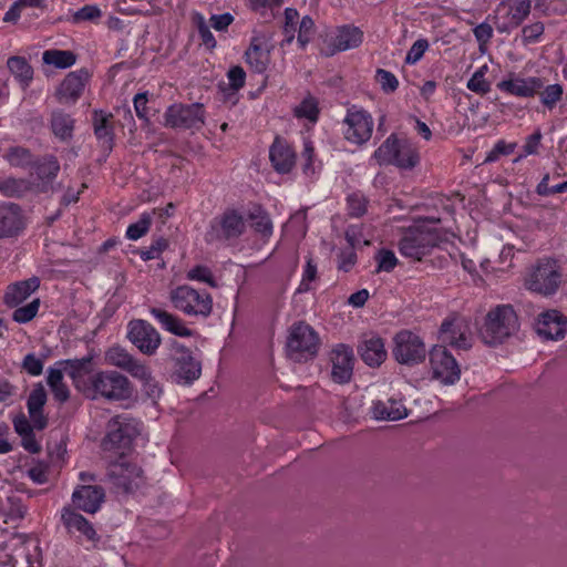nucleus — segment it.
I'll return each instance as SVG.
<instances>
[{
    "mask_svg": "<svg viewBox=\"0 0 567 567\" xmlns=\"http://www.w3.org/2000/svg\"><path fill=\"white\" fill-rule=\"evenodd\" d=\"M518 317L509 305H501L489 310L480 336L484 343L497 346L518 331Z\"/></svg>",
    "mask_w": 567,
    "mask_h": 567,
    "instance_id": "f257e3e1",
    "label": "nucleus"
},
{
    "mask_svg": "<svg viewBox=\"0 0 567 567\" xmlns=\"http://www.w3.org/2000/svg\"><path fill=\"white\" fill-rule=\"evenodd\" d=\"M373 158L379 165L413 169L420 163V153L415 144L393 133L374 151Z\"/></svg>",
    "mask_w": 567,
    "mask_h": 567,
    "instance_id": "f03ea898",
    "label": "nucleus"
},
{
    "mask_svg": "<svg viewBox=\"0 0 567 567\" xmlns=\"http://www.w3.org/2000/svg\"><path fill=\"white\" fill-rule=\"evenodd\" d=\"M563 274L553 259H540L527 271L524 280L526 289L544 297L553 296L560 287Z\"/></svg>",
    "mask_w": 567,
    "mask_h": 567,
    "instance_id": "7ed1b4c3",
    "label": "nucleus"
},
{
    "mask_svg": "<svg viewBox=\"0 0 567 567\" xmlns=\"http://www.w3.org/2000/svg\"><path fill=\"white\" fill-rule=\"evenodd\" d=\"M86 396H97L110 401H120L131 395L130 381L116 371H97L90 375V386Z\"/></svg>",
    "mask_w": 567,
    "mask_h": 567,
    "instance_id": "20e7f679",
    "label": "nucleus"
},
{
    "mask_svg": "<svg viewBox=\"0 0 567 567\" xmlns=\"http://www.w3.org/2000/svg\"><path fill=\"white\" fill-rule=\"evenodd\" d=\"M169 299L176 310L189 317L207 318L213 311L212 296L187 285L173 289Z\"/></svg>",
    "mask_w": 567,
    "mask_h": 567,
    "instance_id": "39448f33",
    "label": "nucleus"
},
{
    "mask_svg": "<svg viewBox=\"0 0 567 567\" xmlns=\"http://www.w3.org/2000/svg\"><path fill=\"white\" fill-rule=\"evenodd\" d=\"M441 237L436 230L425 226H416L405 231L399 244L400 252L414 260H421L437 244Z\"/></svg>",
    "mask_w": 567,
    "mask_h": 567,
    "instance_id": "423d86ee",
    "label": "nucleus"
},
{
    "mask_svg": "<svg viewBox=\"0 0 567 567\" xmlns=\"http://www.w3.org/2000/svg\"><path fill=\"white\" fill-rule=\"evenodd\" d=\"M246 229L244 216L235 209H226L215 217L205 234V240L209 244L225 241L240 237Z\"/></svg>",
    "mask_w": 567,
    "mask_h": 567,
    "instance_id": "0eeeda50",
    "label": "nucleus"
},
{
    "mask_svg": "<svg viewBox=\"0 0 567 567\" xmlns=\"http://www.w3.org/2000/svg\"><path fill=\"white\" fill-rule=\"evenodd\" d=\"M319 348V337L317 332L305 322L292 324L287 340V350L295 360L308 359L313 357Z\"/></svg>",
    "mask_w": 567,
    "mask_h": 567,
    "instance_id": "6e6552de",
    "label": "nucleus"
},
{
    "mask_svg": "<svg viewBox=\"0 0 567 567\" xmlns=\"http://www.w3.org/2000/svg\"><path fill=\"white\" fill-rule=\"evenodd\" d=\"M204 123L205 110L200 103H176L165 112V125L172 128L200 130Z\"/></svg>",
    "mask_w": 567,
    "mask_h": 567,
    "instance_id": "1a4fd4ad",
    "label": "nucleus"
},
{
    "mask_svg": "<svg viewBox=\"0 0 567 567\" xmlns=\"http://www.w3.org/2000/svg\"><path fill=\"white\" fill-rule=\"evenodd\" d=\"M393 341L394 348L392 353L399 363L414 365L424 361L426 347L417 334L402 330L395 334Z\"/></svg>",
    "mask_w": 567,
    "mask_h": 567,
    "instance_id": "9d476101",
    "label": "nucleus"
},
{
    "mask_svg": "<svg viewBox=\"0 0 567 567\" xmlns=\"http://www.w3.org/2000/svg\"><path fill=\"white\" fill-rule=\"evenodd\" d=\"M142 470L138 465V457L132 460L125 452H121L117 460L110 463L107 476L114 485L128 493L138 487V478Z\"/></svg>",
    "mask_w": 567,
    "mask_h": 567,
    "instance_id": "9b49d317",
    "label": "nucleus"
},
{
    "mask_svg": "<svg viewBox=\"0 0 567 567\" xmlns=\"http://www.w3.org/2000/svg\"><path fill=\"white\" fill-rule=\"evenodd\" d=\"M343 123L344 137L350 143L363 145L371 138L374 123L371 114L365 110L357 106L348 109Z\"/></svg>",
    "mask_w": 567,
    "mask_h": 567,
    "instance_id": "f8f14e48",
    "label": "nucleus"
},
{
    "mask_svg": "<svg viewBox=\"0 0 567 567\" xmlns=\"http://www.w3.org/2000/svg\"><path fill=\"white\" fill-rule=\"evenodd\" d=\"M440 339L455 349L468 350L472 347L468 320L456 313L447 317L441 324Z\"/></svg>",
    "mask_w": 567,
    "mask_h": 567,
    "instance_id": "ddd939ff",
    "label": "nucleus"
},
{
    "mask_svg": "<svg viewBox=\"0 0 567 567\" xmlns=\"http://www.w3.org/2000/svg\"><path fill=\"white\" fill-rule=\"evenodd\" d=\"M430 363L433 377L443 384L451 385L460 380V365L444 346H436L430 351Z\"/></svg>",
    "mask_w": 567,
    "mask_h": 567,
    "instance_id": "4468645a",
    "label": "nucleus"
},
{
    "mask_svg": "<svg viewBox=\"0 0 567 567\" xmlns=\"http://www.w3.org/2000/svg\"><path fill=\"white\" fill-rule=\"evenodd\" d=\"M174 349L177 354L174 371L177 383L185 385L193 383L202 374L200 361L194 358L188 348L178 342L174 343Z\"/></svg>",
    "mask_w": 567,
    "mask_h": 567,
    "instance_id": "2eb2a0df",
    "label": "nucleus"
},
{
    "mask_svg": "<svg viewBox=\"0 0 567 567\" xmlns=\"http://www.w3.org/2000/svg\"><path fill=\"white\" fill-rule=\"evenodd\" d=\"M331 378L336 383L344 384L353 374L354 355L350 347L340 343L330 352Z\"/></svg>",
    "mask_w": 567,
    "mask_h": 567,
    "instance_id": "dca6fc26",
    "label": "nucleus"
},
{
    "mask_svg": "<svg viewBox=\"0 0 567 567\" xmlns=\"http://www.w3.org/2000/svg\"><path fill=\"white\" fill-rule=\"evenodd\" d=\"M59 367H62L64 372L71 378L74 386L82 393H87L90 386V379L86 380L87 375H92L94 370L93 354H87L81 359H66L56 362Z\"/></svg>",
    "mask_w": 567,
    "mask_h": 567,
    "instance_id": "f3484780",
    "label": "nucleus"
},
{
    "mask_svg": "<svg viewBox=\"0 0 567 567\" xmlns=\"http://www.w3.org/2000/svg\"><path fill=\"white\" fill-rule=\"evenodd\" d=\"M536 331L545 339H563L567 333V317L556 309L544 311L537 318Z\"/></svg>",
    "mask_w": 567,
    "mask_h": 567,
    "instance_id": "a211bd4d",
    "label": "nucleus"
},
{
    "mask_svg": "<svg viewBox=\"0 0 567 567\" xmlns=\"http://www.w3.org/2000/svg\"><path fill=\"white\" fill-rule=\"evenodd\" d=\"M104 360L106 364L124 370L134 378H142V365L138 360L121 346L109 348L105 351Z\"/></svg>",
    "mask_w": 567,
    "mask_h": 567,
    "instance_id": "6ab92c4d",
    "label": "nucleus"
},
{
    "mask_svg": "<svg viewBox=\"0 0 567 567\" xmlns=\"http://www.w3.org/2000/svg\"><path fill=\"white\" fill-rule=\"evenodd\" d=\"M105 497L104 489L97 485H84L72 494V501L76 508L86 513H95Z\"/></svg>",
    "mask_w": 567,
    "mask_h": 567,
    "instance_id": "aec40b11",
    "label": "nucleus"
},
{
    "mask_svg": "<svg viewBox=\"0 0 567 567\" xmlns=\"http://www.w3.org/2000/svg\"><path fill=\"white\" fill-rule=\"evenodd\" d=\"M269 158L276 172L289 173L296 163V153L282 138L276 137L269 150Z\"/></svg>",
    "mask_w": 567,
    "mask_h": 567,
    "instance_id": "412c9836",
    "label": "nucleus"
},
{
    "mask_svg": "<svg viewBox=\"0 0 567 567\" xmlns=\"http://www.w3.org/2000/svg\"><path fill=\"white\" fill-rule=\"evenodd\" d=\"M246 63L256 73H264L270 62V50L264 37H254L245 52Z\"/></svg>",
    "mask_w": 567,
    "mask_h": 567,
    "instance_id": "4be33fe9",
    "label": "nucleus"
},
{
    "mask_svg": "<svg viewBox=\"0 0 567 567\" xmlns=\"http://www.w3.org/2000/svg\"><path fill=\"white\" fill-rule=\"evenodd\" d=\"M24 227L21 209L17 204H0V238L12 237Z\"/></svg>",
    "mask_w": 567,
    "mask_h": 567,
    "instance_id": "5701e85b",
    "label": "nucleus"
},
{
    "mask_svg": "<svg viewBox=\"0 0 567 567\" xmlns=\"http://www.w3.org/2000/svg\"><path fill=\"white\" fill-rule=\"evenodd\" d=\"M47 402V392L42 384H37L28 396L27 408L29 417L35 430L42 431L48 425V417L43 414Z\"/></svg>",
    "mask_w": 567,
    "mask_h": 567,
    "instance_id": "b1692460",
    "label": "nucleus"
},
{
    "mask_svg": "<svg viewBox=\"0 0 567 567\" xmlns=\"http://www.w3.org/2000/svg\"><path fill=\"white\" fill-rule=\"evenodd\" d=\"M498 87L512 95L519 97H532L544 87V82L540 78H516L507 81H502Z\"/></svg>",
    "mask_w": 567,
    "mask_h": 567,
    "instance_id": "393cba45",
    "label": "nucleus"
},
{
    "mask_svg": "<svg viewBox=\"0 0 567 567\" xmlns=\"http://www.w3.org/2000/svg\"><path fill=\"white\" fill-rule=\"evenodd\" d=\"M39 286L40 281L37 277L14 282L8 286L3 296V301L10 308L18 307L22 305L39 288Z\"/></svg>",
    "mask_w": 567,
    "mask_h": 567,
    "instance_id": "a878e982",
    "label": "nucleus"
},
{
    "mask_svg": "<svg viewBox=\"0 0 567 567\" xmlns=\"http://www.w3.org/2000/svg\"><path fill=\"white\" fill-rule=\"evenodd\" d=\"M94 134L102 147L111 151L113 147V115L102 110H95L93 113Z\"/></svg>",
    "mask_w": 567,
    "mask_h": 567,
    "instance_id": "bb28decb",
    "label": "nucleus"
},
{
    "mask_svg": "<svg viewBox=\"0 0 567 567\" xmlns=\"http://www.w3.org/2000/svg\"><path fill=\"white\" fill-rule=\"evenodd\" d=\"M163 390L158 382L144 372V416L151 420H157L159 415L158 400Z\"/></svg>",
    "mask_w": 567,
    "mask_h": 567,
    "instance_id": "cd10ccee",
    "label": "nucleus"
},
{
    "mask_svg": "<svg viewBox=\"0 0 567 567\" xmlns=\"http://www.w3.org/2000/svg\"><path fill=\"white\" fill-rule=\"evenodd\" d=\"M358 350L361 359L370 367H379L386 359L384 342L379 337L365 339Z\"/></svg>",
    "mask_w": 567,
    "mask_h": 567,
    "instance_id": "c85d7f7f",
    "label": "nucleus"
},
{
    "mask_svg": "<svg viewBox=\"0 0 567 567\" xmlns=\"http://www.w3.org/2000/svg\"><path fill=\"white\" fill-rule=\"evenodd\" d=\"M87 79L85 71L69 73L58 89V95L61 101H75L84 89V82Z\"/></svg>",
    "mask_w": 567,
    "mask_h": 567,
    "instance_id": "c756f323",
    "label": "nucleus"
},
{
    "mask_svg": "<svg viewBox=\"0 0 567 567\" xmlns=\"http://www.w3.org/2000/svg\"><path fill=\"white\" fill-rule=\"evenodd\" d=\"M133 437L130 433L128 425H118L109 431L103 439L102 446L104 451L125 452L130 449Z\"/></svg>",
    "mask_w": 567,
    "mask_h": 567,
    "instance_id": "7c9ffc66",
    "label": "nucleus"
},
{
    "mask_svg": "<svg viewBox=\"0 0 567 567\" xmlns=\"http://www.w3.org/2000/svg\"><path fill=\"white\" fill-rule=\"evenodd\" d=\"M151 313L155 317V319L162 324L164 329H166L167 331L175 336L192 337L194 334L193 330L187 328L181 318L169 313L166 310L152 308Z\"/></svg>",
    "mask_w": 567,
    "mask_h": 567,
    "instance_id": "2f4dec72",
    "label": "nucleus"
},
{
    "mask_svg": "<svg viewBox=\"0 0 567 567\" xmlns=\"http://www.w3.org/2000/svg\"><path fill=\"white\" fill-rule=\"evenodd\" d=\"M372 412L377 420L398 421L408 416L406 408L401 401L394 399L374 403Z\"/></svg>",
    "mask_w": 567,
    "mask_h": 567,
    "instance_id": "473e14b6",
    "label": "nucleus"
},
{
    "mask_svg": "<svg viewBox=\"0 0 567 567\" xmlns=\"http://www.w3.org/2000/svg\"><path fill=\"white\" fill-rule=\"evenodd\" d=\"M62 520L70 533H79L89 540L95 538V530L86 518L72 509H64Z\"/></svg>",
    "mask_w": 567,
    "mask_h": 567,
    "instance_id": "72a5a7b5",
    "label": "nucleus"
},
{
    "mask_svg": "<svg viewBox=\"0 0 567 567\" xmlns=\"http://www.w3.org/2000/svg\"><path fill=\"white\" fill-rule=\"evenodd\" d=\"M530 9V0H515L508 12V21L497 25V30L502 33H505L519 27L529 16Z\"/></svg>",
    "mask_w": 567,
    "mask_h": 567,
    "instance_id": "f704fd0d",
    "label": "nucleus"
},
{
    "mask_svg": "<svg viewBox=\"0 0 567 567\" xmlns=\"http://www.w3.org/2000/svg\"><path fill=\"white\" fill-rule=\"evenodd\" d=\"M27 508L18 495H9L4 499L0 498V514L4 517V523H16L22 519Z\"/></svg>",
    "mask_w": 567,
    "mask_h": 567,
    "instance_id": "c9c22d12",
    "label": "nucleus"
},
{
    "mask_svg": "<svg viewBox=\"0 0 567 567\" xmlns=\"http://www.w3.org/2000/svg\"><path fill=\"white\" fill-rule=\"evenodd\" d=\"M362 42V32L354 27H342L339 29L333 45L338 51H346L357 48Z\"/></svg>",
    "mask_w": 567,
    "mask_h": 567,
    "instance_id": "e433bc0d",
    "label": "nucleus"
},
{
    "mask_svg": "<svg viewBox=\"0 0 567 567\" xmlns=\"http://www.w3.org/2000/svg\"><path fill=\"white\" fill-rule=\"evenodd\" d=\"M7 65L23 89L29 86L33 79V69L24 58L11 56L8 59Z\"/></svg>",
    "mask_w": 567,
    "mask_h": 567,
    "instance_id": "4c0bfd02",
    "label": "nucleus"
},
{
    "mask_svg": "<svg viewBox=\"0 0 567 567\" xmlns=\"http://www.w3.org/2000/svg\"><path fill=\"white\" fill-rule=\"evenodd\" d=\"M51 127L55 136L66 140L72 136L74 121L69 114L56 111L52 113Z\"/></svg>",
    "mask_w": 567,
    "mask_h": 567,
    "instance_id": "58836bf2",
    "label": "nucleus"
},
{
    "mask_svg": "<svg viewBox=\"0 0 567 567\" xmlns=\"http://www.w3.org/2000/svg\"><path fill=\"white\" fill-rule=\"evenodd\" d=\"M248 218L251 221V228L260 234L264 238H268L272 234V223L269 215L261 209L256 207L249 212Z\"/></svg>",
    "mask_w": 567,
    "mask_h": 567,
    "instance_id": "ea45409f",
    "label": "nucleus"
},
{
    "mask_svg": "<svg viewBox=\"0 0 567 567\" xmlns=\"http://www.w3.org/2000/svg\"><path fill=\"white\" fill-rule=\"evenodd\" d=\"M42 60L45 64L65 69L75 63L76 56L72 51L47 50L43 52Z\"/></svg>",
    "mask_w": 567,
    "mask_h": 567,
    "instance_id": "a19ab883",
    "label": "nucleus"
},
{
    "mask_svg": "<svg viewBox=\"0 0 567 567\" xmlns=\"http://www.w3.org/2000/svg\"><path fill=\"white\" fill-rule=\"evenodd\" d=\"M35 174L39 179L47 184L55 178L60 171V164L53 156L43 157L34 166Z\"/></svg>",
    "mask_w": 567,
    "mask_h": 567,
    "instance_id": "79ce46f5",
    "label": "nucleus"
},
{
    "mask_svg": "<svg viewBox=\"0 0 567 567\" xmlns=\"http://www.w3.org/2000/svg\"><path fill=\"white\" fill-rule=\"evenodd\" d=\"M30 188V182L24 179L6 178L0 181V192L8 197H20Z\"/></svg>",
    "mask_w": 567,
    "mask_h": 567,
    "instance_id": "37998d69",
    "label": "nucleus"
},
{
    "mask_svg": "<svg viewBox=\"0 0 567 567\" xmlns=\"http://www.w3.org/2000/svg\"><path fill=\"white\" fill-rule=\"evenodd\" d=\"M40 307V299L33 298L27 305L14 307L12 319L18 323H27L31 321L38 313Z\"/></svg>",
    "mask_w": 567,
    "mask_h": 567,
    "instance_id": "c03bdc74",
    "label": "nucleus"
},
{
    "mask_svg": "<svg viewBox=\"0 0 567 567\" xmlns=\"http://www.w3.org/2000/svg\"><path fill=\"white\" fill-rule=\"evenodd\" d=\"M563 86L560 84H550L544 87L543 91L539 90L538 94L540 95L542 103L548 107L549 110H553L556 104L561 100L563 97Z\"/></svg>",
    "mask_w": 567,
    "mask_h": 567,
    "instance_id": "a18cd8bd",
    "label": "nucleus"
},
{
    "mask_svg": "<svg viewBox=\"0 0 567 567\" xmlns=\"http://www.w3.org/2000/svg\"><path fill=\"white\" fill-rule=\"evenodd\" d=\"M487 66L484 65L474 72L467 82V89L478 94H486L491 90L489 83L485 79Z\"/></svg>",
    "mask_w": 567,
    "mask_h": 567,
    "instance_id": "49530a36",
    "label": "nucleus"
},
{
    "mask_svg": "<svg viewBox=\"0 0 567 567\" xmlns=\"http://www.w3.org/2000/svg\"><path fill=\"white\" fill-rule=\"evenodd\" d=\"M161 342L162 339L157 330L144 322V354H154Z\"/></svg>",
    "mask_w": 567,
    "mask_h": 567,
    "instance_id": "de8ad7c7",
    "label": "nucleus"
},
{
    "mask_svg": "<svg viewBox=\"0 0 567 567\" xmlns=\"http://www.w3.org/2000/svg\"><path fill=\"white\" fill-rule=\"evenodd\" d=\"M375 259L378 262V272H391L398 265V258L395 257L394 252L389 249L379 250Z\"/></svg>",
    "mask_w": 567,
    "mask_h": 567,
    "instance_id": "09e8293b",
    "label": "nucleus"
},
{
    "mask_svg": "<svg viewBox=\"0 0 567 567\" xmlns=\"http://www.w3.org/2000/svg\"><path fill=\"white\" fill-rule=\"evenodd\" d=\"M317 279V265L311 258H308L301 282L297 289L299 293L307 292L311 289L310 284Z\"/></svg>",
    "mask_w": 567,
    "mask_h": 567,
    "instance_id": "8fccbe9b",
    "label": "nucleus"
},
{
    "mask_svg": "<svg viewBox=\"0 0 567 567\" xmlns=\"http://www.w3.org/2000/svg\"><path fill=\"white\" fill-rule=\"evenodd\" d=\"M377 81L385 93H392L398 89L399 81L395 75L386 70L377 71Z\"/></svg>",
    "mask_w": 567,
    "mask_h": 567,
    "instance_id": "3c124183",
    "label": "nucleus"
},
{
    "mask_svg": "<svg viewBox=\"0 0 567 567\" xmlns=\"http://www.w3.org/2000/svg\"><path fill=\"white\" fill-rule=\"evenodd\" d=\"M295 114L297 117H305L310 121H316L318 116L317 102L313 99H306L301 104L296 107Z\"/></svg>",
    "mask_w": 567,
    "mask_h": 567,
    "instance_id": "603ef678",
    "label": "nucleus"
},
{
    "mask_svg": "<svg viewBox=\"0 0 567 567\" xmlns=\"http://www.w3.org/2000/svg\"><path fill=\"white\" fill-rule=\"evenodd\" d=\"M313 28V20L309 16H305L300 21L298 31V43L301 48H305L309 43Z\"/></svg>",
    "mask_w": 567,
    "mask_h": 567,
    "instance_id": "864d4df0",
    "label": "nucleus"
},
{
    "mask_svg": "<svg viewBox=\"0 0 567 567\" xmlns=\"http://www.w3.org/2000/svg\"><path fill=\"white\" fill-rule=\"evenodd\" d=\"M545 27L542 22H535L526 25L522 30V40L524 44H529L538 41L544 33Z\"/></svg>",
    "mask_w": 567,
    "mask_h": 567,
    "instance_id": "5fc2aeb1",
    "label": "nucleus"
},
{
    "mask_svg": "<svg viewBox=\"0 0 567 567\" xmlns=\"http://www.w3.org/2000/svg\"><path fill=\"white\" fill-rule=\"evenodd\" d=\"M197 30L199 37L202 39L203 44L208 49H214L216 47V40L207 25L205 19L202 16L196 17Z\"/></svg>",
    "mask_w": 567,
    "mask_h": 567,
    "instance_id": "6e6d98bb",
    "label": "nucleus"
},
{
    "mask_svg": "<svg viewBox=\"0 0 567 567\" xmlns=\"http://www.w3.org/2000/svg\"><path fill=\"white\" fill-rule=\"evenodd\" d=\"M349 214L353 217L362 216L367 210V200L360 194H351L348 196Z\"/></svg>",
    "mask_w": 567,
    "mask_h": 567,
    "instance_id": "4d7b16f0",
    "label": "nucleus"
},
{
    "mask_svg": "<svg viewBox=\"0 0 567 567\" xmlns=\"http://www.w3.org/2000/svg\"><path fill=\"white\" fill-rule=\"evenodd\" d=\"M427 49H429V42L426 39L416 40L413 43V45L411 47V49L409 50L406 58H405V62L409 64L416 63L419 60H421V58L423 56V54L425 53V51Z\"/></svg>",
    "mask_w": 567,
    "mask_h": 567,
    "instance_id": "13d9d810",
    "label": "nucleus"
},
{
    "mask_svg": "<svg viewBox=\"0 0 567 567\" xmlns=\"http://www.w3.org/2000/svg\"><path fill=\"white\" fill-rule=\"evenodd\" d=\"M22 369L30 375H40L43 371V361L34 353H28L22 361Z\"/></svg>",
    "mask_w": 567,
    "mask_h": 567,
    "instance_id": "bf43d9fd",
    "label": "nucleus"
},
{
    "mask_svg": "<svg viewBox=\"0 0 567 567\" xmlns=\"http://www.w3.org/2000/svg\"><path fill=\"white\" fill-rule=\"evenodd\" d=\"M188 279L206 282L212 287H216L212 271L205 266H196L187 274Z\"/></svg>",
    "mask_w": 567,
    "mask_h": 567,
    "instance_id": "052dcab7",
    "label": "nucleus"
},
{
    "mask_svg": "<svg viewBox=\"0 0 567 567\" xmlns=\"http://www.w3.org/2000/svg\"><path fill=\"white\" fill-rule=\"evenodd\" d=\"M101 10L96 6H84L73 14L74 22L93 21L101 17Z\"/></svg>",
    "mask_w": 567,
    "mask_h": 567,
    "instance_id": "680f3d73",
    "label": "nucleus"
},
{
    "mask_svg": "<svg viewBox=\"0 0 567 567\" xmlns=\"http://www.w3.org/2000/svg\"><path fill=\"white\" fill-rule=\"evenodd\" d=\"M7 159L10 162L11 165L14 166H22L30 161V153L25 148L21 147H14L9 151L7 154Z\"/></svg>",
    "mask_w": 567,
    "mask_h": 567,
    "instance_id": "e2e57ef3",
    "label": "nucleus"
},
{
    "mask_svg": "<svg viewBox=\"0 0 567 567\" xmlns=\"http://www.w3.org/2000/svg\"><path fill=\"white\" fill-rule=\"evenodd\" d=\"M473 33L482 50L483 45L487 44L492 39L493 28L488 23L483 22L474 28Z\"/></svg>",
    "mask_w": 567,
    "mask_h": 567,
    "instance_id": "0e129e2a",
    "label": "nucleus"
},
{
    "mask_svg": "<svg viewBox=\"0 0 567 567\" xmlns=\"http://www.w3.org/2000/svg\"><path fill=\"white\" fill-rule=\"evenodd\" d=\"M167 247L168 241L165 238H157L154 244L144 251V260L157 259Z\"/></svg>",
    "mask_w": 567,
    "mask_h": 567,
    "instance_id": "69168bd1",
    "label": "nucleus"
},
{
    "mask_svg": "<svg viewBox=\"0 0 567 567\" xmlns=\"http://www.w3.org/2000/svg\"><path fill=\"white\" fill-rule=\"evenodd\" d=\"M116 6L123 14H138L142 10V0H118Z\"/></svg>",
    "mask_w": 567,
    "mask_h": 567,
    "instance_id": "338daca9",
    "label": "nucleus"
},
{
    "mask_svg": "<svg viewBox=\"0 0 567 567\" xmlns=\"http://www.w3.org/2000/svg\"><path fill=\"white\" fill-rule=\"evenodd\" d=\"M228 79L234 90H239L245 85L246 73L241 66H234L228 71Z\"/></svg>",
    "mask_w": 567,
    "mask_h": 567,
    "instance_id": "774afa93",
    "label": "nucleus"
}]
</instances>
